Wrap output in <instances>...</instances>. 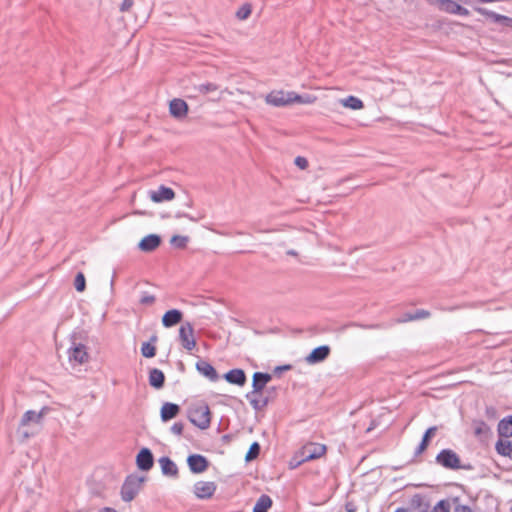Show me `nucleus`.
Here are the masks:
<instances>
[{
  "label": "nucleus",
  "instance_id": "nucleus-1",
  "mask_svg": "<svg viewBox=\"0 0 512 512\" xmlns=\"http://www.w3.org/2000/svg\"><path fill=\"white\" fill-rule=\"evenodd\" d=\"M436 463L444 467L445 469L451 470H470L472 466L470 464H462L458 454L452 449H442L435 458Z\"/></svg>",
  "mask_w": 512,
  "mask_h": 512
},
{
  "label": "nucleus",
  "instance_id": "nucleus-2",
  "mask_svg": "<svg viewBox=\"0 0 512 512\" xmlns=\"http://www.w3.org/2000/svg\"><path fill=\"white\" fill-rule=\"evenodd\" d=\"M144 478L129 475L121 487V499L124 502H131L139 493Z\"/></svg>",
  "mask_w": 512,
  "mask_h": 512
},
{
  "label": "nucleus",
  "instance_id": "nucleus-3",
  "mask_svg": "<svg viewBox=\"0 0 512 512\" xmlns=\"http://www.w3.org/2000/svg\"><path fill=\"white\" fill-rule=\"evenodd\" d=\"M266 102L275 107H282L294 103V101H302V95L295 92L272 91L266 98Z\"/></svg>",
  "mask_w": 512,
  "mask_h": 512
},
{
  "label": "nucleus",
  "instance_id": "nucleus-4",
  "mask_svg": "<svg viewBox=\"0 0 512 512\" xmlns=\"http://www.w3.org/2000/svg\"><path fill=\"white\" fill-rule=\"evenodd\" d=\"M326 451L327 448L326 445L324 444L308 443L300 449L298 453L300 456V460L297 461V465H300L307 461L318 459L325 455Z\"/></svg>",
  "mask_w": 512,
  "mask_h": 512
},
{
  "label": "nucleus",
  "instance_id": "nucleus-5",
  "mask_svg": "<svg viewBox=\"0 0 512 512\" xmlns=\"http://www.w3.org/2000/svg\"><path fill=\"white\" fill-rule=\"evenodd\" d=\"M190 421L201 430L209 428L211 423L210 409L208 405H200L193 409L190 414Z\"/></svg>",
  "mask_w": 512,
  "mask_h": 512
},
{
  "label": "nucleus",
  "instance_id": "nucleus-6",
  "mask_svg": "<svg viewBox=\"0 0 512 512\" xmlns=\"http://www.w3.org/2000/svg\"><path fill=\"white\" fill-rule=\"evenodd\" d=\"M179 340L186 350L191 351L195 348L196 340L194 337V328L191 323L186 322L181 325L179 329Z\"/></svg>",
  "mask_w": 512,
  "mask_h": 512
},
{
  "label": "nucleus",
  "instance_id": "nucleus-7",
  "mask_svg": "<svg viewBox=\"0 0 512 512\" xmlns=\"http://www.w3.org/2000/svg\"><path fill=\"white\" fill-rule=\"evenodd\" d=\"M441 11L467 17L470 15V12L467 8L461 6L453 0H434Z\"/></svg>",
  "mask_w": 512,
  "mask_h": 512
},
{
  "label": "nucleus",
  "instance_id": "nucleus-8",
  "mask_svg": "<svg viewBox=\"0 0 512 512\" xmlns=\"http://www.w3.org/2000/svg\"><path fill=\"white\" fill-rule=\"evenodd\" d=\"M217 489L213 481H198L194 484V494L198 499H210Z\"/></svg>",
  "mask_w": 512,
  "mask_h": 512
},
{
  "label": "nucleus",
  "instance_id": "nucleus-9",
  "mask_svg": "<svg viewBox=\"0 0 512 512\" xmlns=\"http://www.w3.org/2000/svg\"><path fill=\"white\" fill-rule=\"evenodd\" d=\"M474 10L494 23L512 27V18L508 16L498 14L483 7H475Z\"/></svg>",
  "mask_w": 512,
  "mask_h": 512
},
{
  "label": "nucleus",
  "instance_id": "nucleus-10",
  "mask_svg": "<svg viewBox=\"0 0 512 512\" xmlns=\"http://www.w3.org/2000/svg\"><path fill=\"white\" fill-rule=\"evenodd\" d=\"M187 464L192 473L199 474L208 468L209 462L203 455L192 454L188 456Z\"/></svg>",
  "mask_w": 512,
  "mask_h": 512
},
{
  "label": "nucleus",
  "instance_id": "nucleus-11",
  "mask_svg": "<svg viewBox=\"0 0 512 512\" xmlns=\"http://www.w3.org/2000/svg\"><path fill=\"white\" fill-rule=\"evenodd\" d=\"M69 361L77 364H84L88 361L89 355L84 344H74L68 351Z\"/></svg>",
  "mask_w": 512,
  "mask_h": 512
},
{
  "label": "nucleus",
  "instance_id": "nucleus-12",
  "mask_svg": "<svg viewBox=\"0 0 512 512\" xmlns=\"http://www.w3.org/2000/svg\"><path fill=\"white\" fill-rule=\"evenodd\" d=\"M137 467L142 471H148L153 467L154 457L149 448H142L136 456Z\"/></svg>",
  "mask_w": 512,
  "mask_h": 512
},
{
  "label": "nucleus",
  "instance_id": "nucleus-13",
  "mask_svg": "<svg viewBox=\"0 0 512 512\" xmlns=\"http://www.w3.org/2000/svg\"><path fill=\"white\" fill-rule=\"evenodd\" d=\"M331 349L328 345H321L314 348L308 356H306L305 361L308 364H317L323 362L330 355Z\"/></svg>",
  "mask_w": 512,
  "mask_h": 512
},
{
  "label": "nucleus",
  "instance_id": "nucleus-14",
  "mask_svg": "<svg viewBox=\"0 0 512 512\" xmlns=\"http://www.w3.org/2000/svg\"><path fill=\"white\" fill-rule=\"evenodd\" d=\"M175 192L172 188L161 185L157 190L150 191V198L155 203L174 199Z\"/></svg>",
  "mask_w": 512,
  "mask_h": 512
},
{
  "label": "nucleus",
  "instance_id": "nucleus-15",
  "mask_svg": "<svg viewBox=\"0 0 512 512\" xmlns=\"http://www.w3.org/2000/svg\"><path fill=\"white\" fill-rule=\"evenodd\" d=\"M246 399L255 411L263 410L269 403V398L264 397L262 392L250 391L246 394Z\"/></svg>",
  "mask_w": 512,
  "mask_h": 512
},
{
  "label": "nucleus",
  "instance_id": "nucleus-16",
  "mask_svg": "<svg viewBox=\"0 0 512 512\" xmlns=\"http://www.w3.org/2000/svg\"><path fill=\"white\" fill-rule=\"evenodd\" d=\"M169 111L173 117L181 119L187 115L188 105L184 100L175 98L170 101Z\"/></svg>",
  "mask_w": 512,
  "mask_h": 512
},
{
  "label": "nucleus",
  "instance_id": "nucleus-17",
  "mask_svg": "<svg viewBox=\"0 0 512 512\" xmlns=\"http://www.w3.org/2000/svg\"><path fill=\"white\" fill-rule=\"evenodd\" d=\"M196 369L201 375L208 378L210 381L215 382L219 379L216 369L206 360L197 361Z\"/></svg>",
  "mask_w": 512,
  "mask_h": 512
},
{
  "label": "nucleus",
  "instance_id": "nucleus-18",
  "mask_svg": "<svg viewBox=\"0 0 512 512\" xmlns=\"http://www.w3.org/2000/svg\"><path fill=\"white\" fill-rule=\"evenodd\" d=\"M224 379L234 385L243 386L246 383V374L244 370L235 368L229 370L227 373L224 374Z\"/></svg>",
  "mask_w": 512,
  "mask_h": 512
},
{
  "label": "nucleus",
  "instance_id": "nucleus-19",
  "mask_svg": "<svg viewBox=\"0 0 512 512\" xmlns=\"http://www.w3.org/2000/svg\"><path fill=\"white\" fill-rule=\"evenodd\" d=\"M161 243L160 236L156 234H149L145 236L138 244L141 251L151 252L155 250Z\"/></svg>",
  "mask_w": 512,
  "mask_h": 512
},
{
  "label": "nucleus",
  "instance_id": "nucleus-20",
  "mask_svg": "<svg viewBox=\"0 0 512 512\" xmlns=\"http://www.w3.org/2000/svg\"><path fill=\"white\" fill-rule=\"evenodd\" d=\"M271 379L272 376L269 373L255 372L252 379V391L262 392Z\"/></svg>",
  "mask_w": 512,
  "mask_h": 512
},
{
  "label": "nucleus",
  "instance_id": "nucleus-21",
  "mask_svg": "<svg viewBox=\"0 0 512 512\" xmlns=\"http://www.w3.org/2000/svg\"><path fill=\"white\" fill-rule=\"evenodd\" d=\"M162 474L169 477H178V467L169 457L163 456L159 459Z\"/></svg>",
  "mask_w": 512,
  "mask_h": 512
},
{
  "label": "nucleus",
  "instance_id": "nucleus-22",
  "mask_svg": "<svg viewBox=\"0 0 512 512\" xmlns=\"http://www.w3.org/2000/svg\"><path fill=\"white\" fill-rule=\"evenodd\" d=\"M180 412V407L178 404L166 402L163 404L160 417L163 422H167L173 418H175Z\"/></svg>",
  "mask_w": 512,
  "mask_h": 512
},
{
  "label": "nucleus",
  "instance_id": "nucleus-23",
  "mask_svg": "<svg viewBox=\"0 0 512 512\" xmlns=\"http://www.w3.org/2000/svg\"><path fill=\"white\" fill-rule=\"evenodd\" d=\"M183 314L178 309H171L164 313L162 317V324L164 327H173L181 322Z\"/></svg>",
  "mask_w": 512,
  "mask_h": 512
},
{
  "label": "nucleus",
  "instance_id": "nucleus-24",
  "mask_svg": "<svg viewBox=\"0 0 512 512\" xmlns=\"http://www.w3.org/2000/svg\"><path fill=\"white\" fill-rule=\"evenodd\" d=\"M148 381L151 387L159 390L164 386L165 375L162 370L158 368H152L149 371Z\"/></svg>",
  "mask_w": 512,
  "mask_h": 512
},
{
  "label": "nucleus",
  "instance_id": "nucleus-25",
  "mask_svg": "<svg viewBox=\"0 0 512 512\" xmlns=\"http://www.w3.org/2000/svg\"><path fill=\"white\" fill-rule=\"evenodd\" d=\"M497 431L501 437H512V415L507 416L499 421Z\"/></svg>",
  "mask_w": 512,
  "mask_h": 512
},
{
  "label": "nucleus",
  "instance_id": "nucleus-26",
  "mask_svg": "<svg viewBox=\"0 0 512 512\" xmlns=\"http://www.w3.org/2000/svg\"><path fill=\"white\" fill-rule=\"evenodd\" d=\"M436 431H437L436 426L429 427L425 431L421 442L419 443L418 447L415 450V455H420L421 453H423L426 450L431 437L435 434Z\"/></svg>",
  "mask_w": 512,
  "mask_h": 512
},
{
  "label": "nucleus",
  "instance_id": "nucleus-27",
  "mask_svg": "<svg viewBox=\"0 0 512 512\" xmlns=\"http://www.w3.org/2000/svg\"><path fill=\"white\" fill-rule=\"evenodd\" d=\"M42 418H43V410H41L40 412H36L34 410H28L22 416L20 425L26 426L31 422L39 423Z\"/></svg>",
  "mask_w": 512,
  "mask_h": 512
},
{
  "label": "nucleus",
  "instance_id": "nucleus-28",
  "mask_svg": "<svg viewBox=\"0 0 512 512\" xmlns=\"http://www.w3.org/2000/svg\"><path fill=\"white\" fill-rule=\"evenodd\" d=\"M272 499L269 495L262 494L256 501L253 512H268V509L272 506Z\"/></svg>",
  "mask_w": 512,
  "mask_h": 512
},
{
  "label": "nucleus",
  "instance_id": "nucleus-29",
  "mask_svg": "<svg viewBox=\"0 0 512 512\" xmlns=\"http://www.w3.org/2000/svg\"><path fill=\"white\" fill-rule=\"evenodd\" d=\"M474 434L480 438H486L491 432L490 427L483 420H474L472 422Z\"/></svg>",
  "mask_w": 512,
  "mask_h": 512
},
{
  "label": "nucleus",
  "instance_id": "nucleus-30",
  "mask_svg": "<svg viewBox=\"0 0 512 512\" xmlns=\"http://www.w3.org/2000/svg\"><path fill=\"white\" fill-rule=\"evenodd\" d=\"M495 449L498 454L505 457H510L512 452V442L509 440H501L499 439L496 442Z\"/></svg>",
  "mask_w": 512,
  "mask_h": 512
},
{
  "label": "nucleus",
  "instance_id": "nucleus-31",
  "mask_svg": "<svg viewBox=\"0 0 512 512\" xmlns=\"http://www.w3.org/2000/svg\"><path fill=\"white\" fill-rule=\"evenodd\" d=\"M342 103H343V106L350 108L352 110H359V109L363 108V106H364L361 99H359L358 97L352 96V95L345 98L342 101Z\"/></svg>",
  "mask_w": 512,
  "mask_h": 512
},
{
  "label": "nucleus",
  "instance_id": "nucleus-32",
  "mask_svg": "<svg viewBox=\"0 0 512 512\" xmlns=\"http://www.w3.org/2000/svg\"><path fill=\"white\" fill-rule=\"evenodd\" d=\"M251 12H252L251 5L249 3H245L236 12V17L239 20H245L251 15Z\"/></svg>",
  "mask_w": 512,
  "mask_h": 512
},
{
  "label": "nucleus",
  "instance_id": "nucleus-33",
  "mask_svg": "<svg viewBox=\"0 0 512 512\" xmlns=\"http://www.w3.org/2000/svg\"><path fill=\"white\" fill-rule=\"evenodd\" d=\"M259 453H260V445H259V443L258 442H253L250 445L248 452L246 453L245 460L246 461H251V460L257 458Z\"/></svg>",
  "mask_w": 512,
  "mask_h": 512
},
{
  "label": "nucleus",
  "instance_id": "nucleus-34",
  "mask_svg": "<svg viewBox=\"0 0 512 512\" xmlns=\"http://www.w3.org/2000/svg\"><path fill=\"white\" fill-rule=\"evenodd\" d=\"M141 353L146 358H152L156 354V347L149 342H144L141 346Z\"/></svg>",
  "mask_w": 512,
  "mask_h": 512
},
{
  "label": "nucleus",
  "instance_id": "nucleus-35",
  "mask_svg": "<svg viewBox=\"0 0 512 512\" xmlns=\"http://www.w3.org/2000/svg\"><path fill=\"white\" fill-rule=\"evenodd\" d=\"M197 91L201 94H208L210 92H214L218 90V86L214 83H203L196 87Z\"/></svg>",
  "mask_w": 512,
  "mask_h": 512
},
{
  "label": "nucleus",
  "instance_id": "nucleus-36",
  "mask_svg": "<svg viewBox=\"0 0 512 512\" xmlns=\"http://www.w3.org/2000/svg\"><path fill=\"white\" fill-rule=\"evenodd\" d=\"M74 286L78 292H83L85 290L86 280H85V276L83 273L79 272L76 275L75 280H74Z\"/></svg>",
  "mask_w": 512,
  "mask_h": 512
},
{
  "label": "nucleus",
  "instance_id": "nucleus-37",
  "mask_svg": "<svg viewBox=\"0 0 512 512\" xmlns=\"http://www.w3.org/2000/svg\"><path fill=\"white\" fill-rule=\"evenodd\" d=\"M188 240L189 239L187 236L174 235L171 238V244L177 248H185L188 243Z\"/></svg>",
  "mask_w": 512,
  "mask_h": 512
},
{
  "label": "nucleus",
  "instance_id": "nucleus-38",
  "mask_svg": "<svg viewBox=\"0 0 512 512\" xmlns=\"http://www.w3.org/2000/svg\"><path fill=\"white\" fill-rule=\"evenodd\" d=\"M410 503H411V506L416 510L423 508L424 505H428L427 503H424L423 497L420 494L413 495Z\"/></svg>",
  "mask_w": 512,
  "mask_h": 512
},
{
  "label": "nucleus",
  "instance_id": "nucleus-39",
  "mask_svg": "<svg viewBox=\"0 0 512 512\" xmlns=\"http://www.w3.org/2000/svg\"><path fill=\"white\" fill-rule=\"evenodd\" d=\"M431 512H450V504L447 500H440Z\"/></svg>",
  "mask_w": 512,
  "mask_h": 512
},
{
  "label": "nucleus",
  "instance_id": "nucleus-40",
  "mask_svg": "<svg viewBox=\"0 0 512 512\" xmlns=\"http://www.w3.org/2000/svg\"><path fill=\"white\" fill-rule=\"evenodd\" d=\"M413 314H414L415 321L421 320V319H427L431 315V313L425 309H417L415 312H413Z\"/></svg>",
  "mask_w": 512,
  "mask_h": 512
},
{
  "label": "nucleus",
  "instance_id": "nucleus-41",
  "mask_svg": "<svg viewBox=\"0 0 512 512\" xmlns=\"http://www.w3.org/2000/svg\"><path fill=\"white\" fill-rule=\"evenodd\" d=\"M155 302V296L144 292L140 298V303L142 305H151Z\"/></svg>",
  "mask_w": 512,
  "mask_h": 512
},
{
  "label": "nucleus",
  "instance_id": "nucleus-42",
  "mask_svg": "<svg viewBox=\"0 0 512 512\" xmlns=\"http://www.w3.org/2000/svg\"><path fill=\"white\" fill-rule=\"evenodd\" d=\"M485 415L490 420H495L498 417L497 409L493 406H487L485 408Z\"/></svg>",
  "mask_w": 512,
  "mask_h": 512
},
{
  "label": "nucleus",
  "instance_id": "nucleus-43",
  "mask_svg": "<svg viewBox=\"0 0 512 512\" xmlns=\"http://www.w3.org/2000/svg\"><path fill=\"white\" fill-rule=\"evenodd\" d=\"M170 429L173 434L182 435L184 430V424L182 422H175Z\"/></svg>",
  "mask_w": 512,
  "mask_h": 512
},
{
  "label": "nucleus",
  "instance_id": "nucleus-44",
  "mask_svg": "<svg viewBox=\"0 0 512 512\" xmlns=\"http://www.w3.org/2000/svg\"><path fill=\"white\" fill-rule=\"evenodd\" d=\"M410 321H415L414 314L411 312H408V313L403 314V316L401 318L396 319L394 322L395 323H406V322H410Z\"/></svg>",
  "mask_w": 512,
  "mask_h": 512
},
{
  "label": "nucleus",
  "instance_id": "nucleus-45",
  "mask_svg": "<svg viewBox=\"0 0 512 512\" xmlns=\"http://www.w3.org/2000/svg\"><path fill=\"white\" fill-rule=\"evenodd\" d=\"M294 162L300 169H306L308 167V160L305 157L297 156Z\"/></svg>",
  "mask_w": 512,
  "mask_h": 512
},
{
  "label": "nucleus",
  "instance_id": "nucleus-46",
  "mask_svg": "<svg viewBox=\"0 0 512 512\" xmlns=\"http://www.w3.org/2000/svg\"><path fill=\"white\" fill-rule=\"evenodd\" d=\"M133 5V0H123L120 6L122 12L128 11Z\"/></svg>",
  "mask_w": 512,
  "mask_h": 512
},
{
  "label": "nucleus",
  "instance_id": "nucleus-47",
  "mask_svg": "<svg viewBox=\"0 0 512 512\" xmlns=\"http://www.w3.org/2000/svg\"><path fill=\"white\" fill-rule=\"evenodd\" d=\"M454 512H473L468 505L459 504L455 507Z\"/></svg>",
  "mask_w": 512,
  "mask_h": 512
},
{
  "label": "nucleus",
  "instance_id": "nucleus-48",
  "mask_svg": "<svg viewBox=\"0 0 512 512\" xmlns=\"http://www.w3.org/2000/svg\"><path fill=\"white\" fill-rule=\"evenodd\" d=\"M291 369V365L287 364V365H281V366H277L275 369H274V373L275 374H280L282 373L283 371H288Z\"/></svg>",
  "mask_w": 512,
  "mask_h": 512
},
{
  "label": "nucleus",
  "instance_id": "nucleus-49",
  "mask_svg": "<svg viewBox=\"0 0 512 512\" xmlns=\"http://www.w3.org/2000/svg\"><path fill=\"white\" fill-rule=\"evenodd\" d=\"M98 512H118V511L111 507H103V508L99 509Z\"/></svg>",
  "mask_w": 512,
  "mask_h": 512
},
{
  "label": "nucleus",
  "instance_id": "nucleus-50",
  "mask_svg": "<svg viewBox=\"0 0 512 512\" xmlns=\"http://www.w3.org/2000/svg\"><path fill=\"white\" fill-rule=\"evenodd\" d=\"M297 103H311L312 102V99L310 96H302V101H296Z\"/></svg>",
  "mask_w": 512,
  "mask_h": 512
},
{
  "label": "nucleus",
  "instance_id": "nucleus-51",
  "mask_svg": "<svg viewBox=\"0 0 512 512\" xmlns=\"http://www.w3.org/2000/svg\"><path fill=\"white\" fill-rule=\"evenodd\" d=\"M429 505H424L423 508L417 509V512H428Z\"/></svg>",
  "mask_w": 512,
  "mask_h": 512
},
{
  "label": "nucleus",
  "instance_id": "nucleus-52",
  "mask_svg": "<svg viewBox=\"0 0 512 512\" xmlns=\"http://www.w3.org/2000/svg\"><path fill=\"white\" fill-rule=\"evenodd\" d=\"M366 328H369V329H378L381 327L380 324H375V325H370V326H365Z\"/></svg>",
  "mask_w": 512,
  "mask_h": 512
},
{
  "label": "nucleus",
  "instance_id": "nucleus-53",
  "mask_svg": "<svg viewBox=\"0 0 512 512\" xmlns=\"http://www.w3.org/2000/svg\"><path fill=\"white\" fill-rule=\"evenodd\" d=\"M394 512H408V510L404 507H399Z\"/></svg>",
  "mask_w": 512,
  "mask_h": 512
},
{
  "label": "nucleus",
  "instance_id": "nucleus-54",
  "mask_svg": "<svg viewBox=\"0 0 512 512\" xmlns=\"http://www.w3.org/2000/svg\"><path fill=\"white\" fill-rule=\"evenodd\" d=\"M346 511H347V512H355V509H354V508H352V507H348V506H346Z\"/></svg>",
  "mask_w": 512,
  "mask_h": 512
},
{
  "label": "nucleus",
  "instance_id": "nucleus-55",
  "mask_svg": "<svg viewBox=\"0 0 512 512\" xmlns=\"http://www.w3.org/2000/svg\"><path fill=\"white\" fill-rule=\"evenodd\" d=\"M114 282H115V273L113 274L112 279H111V286L114 285Z\"/></svg>",
  "mask_w": 512,
  "mask_h": 512
},
{
  "label": "nucleus",
  "instance_id": "nucleus-56",
  "mask_svg": "<svg viewBox=\"0 0 512 512\" xmlns=\"http://www.w3.org/2000/svg\"><path fill=\"white\" fill-rule=\"evenodd\" d=\"M288 253L291 254V255H295L294 251H289Z\"/></svg>",
  "mask_w": 512,
  "mask_h": 512
},
{
  "label": "nucleus",
  "instance_id": "nucleus-57",
  "mask_svg": "<svg viewBox=\"0 0 512 512\" xmlns=\"http://www.w3.org/2000/svg\"><path fill=\"white\" fill-rule=\"evenodd\" d=\"M270 390L276 391V387H272V388H270Z\"/></svg>",
  "mask_w": 512,
  "mask_h": 512
},
{
  "label": "nucleus",
  "instance_id": "nucleus-58",
  "mask_svg": "<svg viewBox=\"0 0 512 512\" xmlns=\"http://www.w3.org/2000/svg\"><path fill=\"white\" fill-rule=\"evenodd\" d=\"M228 437H229L228 435H225L223 438H224L225 440H228Z\"/></svg>",
  "mask_w": 512,
  "mask_h": 512
}]
</instances>
